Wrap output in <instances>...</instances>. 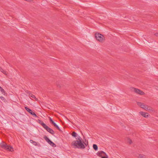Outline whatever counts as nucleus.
<instances>
[{"mask_svg": "<svg viewBox=\"0 0 158 158\" xmlns=\"http://www.w3.org/2000/svg\"><path fill=\"white\" fill-rule=\"evenodd\" d=\"M76 140L73 141L71 143V146L75 148L83 149L85 148L84 143L82 139L79 136L76 139Z\"/></svg>", "mask_w": 158, "mask_h": 158, "instance_id": "obj_1", "label": "nucleus"}, {"mask_svg": "<svg viewBox=\"0 0 158 158\" xmlns=\"http://www.w3.org/2000/svg\"><path fill=\"white\" fill-rule=\"evenodd\" d=\"M137 104L138 106L146 110H148L152 112L154 111L152 107L148 106L147 105L140 102H137Z\"/></svg>", "mask_w": 158, "mask_h": 158, "instance_id": "obj_2", "label": "nucleus"}, {"mask_svg": "<svg viewBox=\"0 0 158 158\" xmlns=\"http://www.w3.org/2000/svg\"><path fill=\"white\" fill-rule=\"evenodd\" d=\"M0 147L2 149L8 151L13 152L14 151L13 148L12 146L7 145L6 143L3 142L0 143Z\"/></svg>", "mask_w": 158, "mask_h": 158, "instance_id": "obj_3", "label": "nucleus"}, {"mask_svg": "<svg viewBox=\"0 0 158 158\" xmlns=\"http://www.w3.org/2000/svg\"><path fill=\"white\" fill-rule=\"evenodd\" d=\"M95 37L97 40L100 42H103L105 40L104 36L99 33L96 34Z\"/></svg>", "mask_w": 158, "mask_h": 158, "instance_id": "obj_4", "label": "nucleus"}, {"mask_svg": "<svg viewBox=\"0 0 158 158\" xmlns=\"http://www.w3.org/2000/svg\"><path fill=\"white\" fill-rule=\"evenodd\" d=\"M131 90L132 91L134 92L136 94L140 95H144L145 94V93L142 90L134 87H131Z\"/></svg>", "mask_w": 158, "mask_h": 158, "instance_id": "obj_5", "label": "nucleus"}, {"mask_svg": "<svg viewBox=\"0 0 158 158\" xmlns=\"http://www.w3.org/2000/svg\"><path fill=\"white\" fill-rule=\"evenodd\" d=\"M98 156L102 158H108V156L106 153L103 151H98L97 153Z\"/></svg>", "mask_w": 158, "mask_h": 158, "instance_id": "obj_6", "label": "nucleus"}, {"mask_svg": "<svg viewBox=\"0 0 158 158\" xmlns=\"http://www.w3.org/2000/svg\"><path fill=\"white\" fill-rule=\"evenodd\" d=\"M44 139L52 147H56V145L53 142H52L47 136H44Z\"/></svg>", "mask_w": 158, "mask_h": 158, "instance_id": "obj_7", "label": "nucleus"}, {"mask_svg": "<svg viewBox=\"0 0 158 158\" xmlns=\"http://www.w3.org/2000/svg\"><path fill=\"white\" fill-rule=\"evenodd\" d=\"M44 128L52 135L54 134L55 133L54 131L52 129L50 128L48 126L46 125Z\"/></svg>", "mask_w": 158, "mask_h": 158, "instance_id": "obj_8", "label": "nucleus"}, {"mask_svg": "<svg viewBox=\"0 0 158 158\" xmlns=\"http://www.w3.org/2000/svg\"><path fill=\"white\" fill-rule=\"evenodd\" d=\"M139 113L144 118H147L149 117V115L147 113L143 112V111H140Z\"/></svg>", "mask_w": 158, "mask_h": 158, "instance_id": "obj_9", "label": "nucleus"}, {"mask_svg": "<svg viewBox=\"0 0 158 158\" xmlns=\"http://www.w3.org/2000/svg\"><path fill=\"white\" fill-rule=\"evenodd\" d=\"M25 108L26 110L29 112L32 115H33L35 117H37V115L35 114L29 108L27 107H25Z\"/></svg>", "mask_w": 158, "mask_h": 158, "instance_id": "obj_10", "label": "nucleus"}, {"mask_svg": "<svg viewBox=\"0 0 158 158\" xmlns=\"http://www.w3.org/2000/svg\"><path fill=\"white\" fill-rule=\"evenodd\" d=\"M30 142L31 143H32L35 146H39L40 145L39 143L36 142L32 140H30Z\"/></svg>", "mask_w": 158, "mask_h": 158, "instance_id": "obj_11", "label": "nucleus"}, {"mask_svg": "<svg viewBox=\"0 0 158 158\" xmlns=\"http://www.w3.org/2000/svg\"><path fill=\"white\" fill-rule=\"evenodd\" d=\"M37 122L40 124L44 128L46 125V124L44 123L40 119H38Z\"/></svg>", "mask_w": 158, "mask_h": 158, "instance_id": "obj_12", "label": "nucleus"}, {"mask_svg": "<svg viewBox=\"0 0 158 158\" xmlns=\"http://www.w3.org/2000/svg\"><path fill=\"white\" fill-rule=\"evenodd\" d=\"M0 71L3 74H4L5 75H7V73L6 72V71H5V70H4L3 69H1Z\"/></svg>", "mask_w": 158, "mask_h": 158, "instance_id": "obj_13", "label": "nucleus"}, {"mask_svg": "<svg viewBox=\"0 0 158 158\" xmlns=\"http://www.w3.org/2000/svg\"><path fill=\"white\" fill-rule=\"evenodd\" d=\"M93 148L95 150L97 151L98 149V147L96 144H94L93 145Z\"/></svg>", "mask_w": 158, "mask_h": 158, "instance_id": "obj_14", "label": "nucleus"}, {"mask_svg": "<svg viewBox=\"0 0 158 158\" xmlns=\"http://www.w3.org/2000/svg\"><path fill=\"white\" fill-rule=\"evenodd\" d=\"M138 157L139 158H147L145 155L143 154H139Z\"/></svg>", "mask_w": 158, "mask_h": 158, "instance_id": "obj_15", "label": "nucleus"}, {"mask_svg": "<svg viewBox=\"0 0 158 158\" xmlns=\"http://www.w3.org/2000/svg\"><path fill=\"white\" fill-rule=\"evenodd\" d=\"M127 142L129 144H131L132 143V140L129 138L127 139Z\"/></svg>", "mask_w": 158, "mask_h": 158, "instance_id": "obj_16", "label": "nucleus"}, {"mask_svg": "<svg viewBox=\"0 0 158 158\" xmlns=\"http://www.w3.org/2000/svg\"><path fill=\"white\" fill-rule=\"evenodd\" d=\"M31 97H30V98H33L34 99H35L36 100H37V99L35 97L34 95H33V94H31V96H30Z\"/></svg>", "mask_w": 158, "mask_h": 158, "instance_id": "obj_17", "label": "nucleus"}, {"mask_svg": "<svg viewBox=\"0 0 158 158\" xmlns=\"http://www.w3.org/2000/svg\"><path fill=\"white\" fill-rule=\"evenodd\" d=\"M72 135L74 137H76L77 136V133L75 132H73L72 133Z\"/></svg>", "mask_w": 158, "mask_h": 158, "instance_id": "obj_18", "label": "nucleus"}, {"mask_svg": "<svg viewBox=\"0 0 158 158\" xmlns=\"http://www.w3.org/2000/svg\"><path fill=\"white\" fill-rule=\"evenodd\" d=\"M0 90L2 93H5V91L4 89H3L1 87H0Z\"/></svg>", "mask_w": 158, "mask_h": 158, "instance_id": "obj_19", "label": "nucleus"}, {"mask_svg": "<svg viewBox=\"0 0 158 158\" xmlns=\"http://www.w3.org/2000/svg\"><path fill=\"white\" fill-rule=\"evenodd\" d=\"M54 126L56 127L59 130H60V128L55 123L54 124Z\"/></svg>", "mask_w": 158, "mask_h": 158, "instance_id": "obj_20", "label": "nucleus"}, {"mask_svg": "<svg viewBox=\"0 0 158 158\" xmlns=\"http://www.w3.org/2000/svg\"><path fill=\"white\" fill-rule=\"evenodd\" d=\"M0 99H1L2 100V101H5V99L2 96H0Z\"/></svg>", "mask_w": 158, "mask_h": 158, "instance_id": "obj_21", "label": "nucleus"}, {"mask_svg": "<svg viewBox=\"0 0 158 158\" xmlns=\"http://www.w3.org/2000/svg\"><path fill=\"white\" fill-rule=\"evenodd\" d=\"M27 93L28 96L30 97L31 96H31V94H32L31 93H30V92H27Z\"/></svg>", "mask_w": 158, "mask_h": 158, "instance_id": "obj_22", "label": "nucleus"}, {"mask_svg": "<svg viewBox=\"0 0 158 158\" xmlns=\"http://www.w3.org/2000/svg\"><path fill=\"white\" fill-rule=\"evenodd\" d=\"M49 120L51 123L54 122L51 118H50Z\"/></svg>", "mask_w": 158, "mask_h": 158, "instance_id": "obj_23", "label": "nucleus"}, {"mask_svg": "<svg viewBox=\"0 0 158 158\" xmlns=\"http://www.w3.org/2000/svg\"><path fill=\"white\" fill-rule=\"evenodd\" d=\"M154 35L156 36H158V33H155Z\"/></svg>", "mask_w": 158, "mask_h": 158, "instance_id": "obj_24", "label": "nucleus"}, {"mask_svg": "<svg viewBox=\"0 0 158 158\" xmlns=\"http://www.w3.org/2000/svg\"><path fill=\"white\" fill-rule=\"evenodd\" d=\"M52 124H53V125H54V124H55V123L54 122H52Z\"/></svg>", "mask_w": 158, "mask_h": 158, "instance_id": "obj_25", "label": "nucleus"}]
</instances>
